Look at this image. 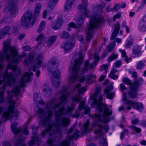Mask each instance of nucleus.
I'll use <instances>...</instances> for the list:
<instances>
[{
	"label": "nucleus",
	"mask_w": 146,
	"mask_h": 146,
	"mask_svg": "<svg viewBox=\"0 0 146 146\" xmlns=\"http://www.w3.org/2000/svg\"><path fill=\"white\" fill-rule=\"evenodd\" d=\"M131 128L133 133H139L141 131V129L140 128L136 127L135 126L131 127Z\"/></svg>",
	"instance_id": "nucleus-39"
},
{
	"label": "nucleus",
	"mask_w": 146,
	"mask_h": 146,
	"mask_svg": "<svg viewBox=\"0 0 146 146\" xmlns=\"http://www.w3.org/2000/svg\"><path fill=\"white\" fill-rule=\"evenodd\" d=\"M138 29L141 32L146 31V17H143L140 20L139 23Z\"/></svg>",
	"instance_id": "nucleus-14"
},
{
	"label": "nucleus",
	"mask_w": 146,
	"mask_h": 146,
	"mask_svg": "<svg viewBox=\"0 0 146 146\" xmlns=\"http://www.w3.org/2000/svg\"><path fill=\"white\" fill-rule=\"evenodd\" d=\"M121 7L120 5L119 4H117L115 5L113 7V9L116 11L118 10Z\"/></svg>",
	"instance_id": "nucleus-52"
},
{
	"label": "nucleus",
	"mask_w": 146,
	"mask_h": 146,
	"mask_svg": "<svg viewBox=\"0 0 146 146\" xmlns=\"http://www.w3.org/2000/svg\"><path fill=\"white\" fill-rule=\"evenodd\" d=\"M57 38L56 36H52L50 37L48 39L46 43L48 46H50L52 44L54 43Z\"/></svg>",
	"instance_id": "nucleus-30"
},
{
	"label": "nucleus",
	"mask_w": 146,
	"mask_h": 146,
	"mask_svg": "<svg viewBox=\"0 0 146 146\" xmlns=\"http://www.w3.org/2000/svg\"><path fill=\"white\" fill-rule=\"evenodd\" d=\"M23 49L26 51H28L30 49V47L28 46H26L22 47Z\"/></svg>",
	"instance_id": "nucleus-55"
},
{
	"label": "nucleus",
	"mask_w": 146,
	"mask_h": 146,
	"mask_svg": "<svg viewBox=\"0 0 146 146\" xmlns=\"http://www.w3.org/2000/svg\"><path fill=\"white\" fill-rule=\"evenodd\" d=\"M69 36V34L68 32L64 31L62 33L61 37L62 38H67Z\"/></svg>",
	"instance_id": "nucleus-50"
},
{
	"label": "nucleus",
	"mask_w": 146,
	"mask_h": 146,
	"mask_svg": "<svg viewBox=\"0 0 146 146\" xmlns=\"http://www.w3.org/2000/svg\"><path fill=\"white\" fill-rule=\"evenodd\" d=\"M41 8V4H36L34 9L33 18L31 17V14L28 13L26 17L25 16L23 17L21 20L22 25L26 27L33 25L35 22V19L38 17Z\"/></svg>",
	"instance_id": "nucleus-6"
},
{
	"label": "nucleus",
	"mask_w": 146,
	"mask_h": 146,
	"mask_svg": "<svg viewBox=\"0 0 146 146\" xmlns=\"http://www.w3.org/2000/svg\"><path fill=\"white\" fill-rule=\"evenodd\" d=\"M42 88L44 93L46 95L51 93V90L47 86L44 85L43 86Z\"/></svg>",
	"instance_id": "nucleus-31"
},
{
	"label": "nucleus",
	"mask_w": 146,
	"mask_h": 146,
	"mask_svg": "<svg viewBox=\"0 0 146 146\" xmlns=\"http://www.w3.org/2000/svg\"><path fill=\"white\" fill-rule=\"evenodd\" d=\"M132 123L133 124H137L139 122V120L137 119H133L131 121Z\"/></svg>",
	"instance_id": "nucleus-57"
},
{
	"label": "nucleus",
	"mask_w": 146,
	"mask_h": 146,
	"mask_svg": "<svg viewBox=\"0 0 146 146\" xmlns=\"http://www.w3.org/2000/svg\"><path fill=\"white\" fill-rule=\"evenodd\" d=\"M22 132L25 135H27L29 133L28 131H27L26 127L24 128L22 131Z\"/></svg>",
	"instance_id": "nucleus-59"
},
{
	"label": "nucleus",
	"mask_w": 146,
	"mask_h": 146,
	"mask_svg": "<svg viewBox=\"0 0 146 146\" xmlns=\"http://www.w3.org/2000/svg\"><path fill=\"white\" fill-rule=\"evenodd\" d=\"M119 24H117L116 26L115 27L114 30L113 32V33H112L110 38L111 40H113L114 38L117 36L119 30Z\"/></svg>",
	"instance_id": "nucleus-28"
},
{
	"label": "nucleus",
	"mask_w": 146,
	"mask_h": 146,
	"mask_svg": "<svg viewBox=\"0 0 146 146\" xmlns=\"http://www.w3.org/2000/svg\"><path fill=\"white\" fill-rule=\"evenodd\" d=\"M47 15V11L45 10L44 11L43 15H42V17L44 18H46V15Z\"/></svg>",
	"instance_id": "nucleus-63"
},
{
	"label": "nucleus",
	"mask_w": 146,
	"mask_h": 146,
	"mask_svg": "<svg viewBox=\"0 0 146 146\" xmlns=\"http://www.w3.org/2000/svg\"><path fill=\"white\" fill-rule=\"evenodd\" d=\"M81 99V97L79 95H76L72 98V100L74 101L78 102Z\"/></svg>",
	"instance_id": "nucleus-49"
},
{
	"label": "nucleus",
	"mask_w": 146,
	"mask_h": 146,
	"mask_svg": "<svg viewBox=\"0 0 146 146\" xmlns=\"http://www.w3.org/2000/svg\"><path fill=\"white\" fill-rule=\"evenodd\" d=\"M58 2V0H50L48 3L47 10L50 12L52 11Z\"/></svg>",
	"instance_id": "nucleus-23"
},
{
	"label": "nucleus",
	"mask_w": 146,
	"mask_h": 146,
	"mask_svg": "<svg viewBox=\"0 0 146 146\" xmlns=\"http://www.w3.org/2000/svg\"><path fill=\"white\" fill-rule=\"evenodd\" d=\"M96 118L97 119V123H93L92 124V128L95 127H97L98 128V130H96L95 131L94 133L95 134H98L99 135H101L102 134V127L101 126L100 123H102V121L101 120V117L100 114H98L95 115V116Z\"/></svg>",
	"instance_id": "nucleus-9"
},
{
	"label": "nucleus",
	"mask_w": 146,
	"mask_h": 146,
	"mask_svg": "<svg viewBox=\"0 0 146 146\" xmlns=\"http://www.w3.org/2000/svg\"><path fill=\"white\" fill-rule=\"evenodd\" d=\"M85 104V102L84 101H82L80 103L78 107V110H79L80 111L82 110Z\"/></svg>",
	"instance_id": "nucleus-48"
},
{
	"label": "nucleus",
	"mask_w": 146,
	"mask_h": 146,
	"mask_svg": "<svg viewBox=\"0 0 146 146\" xmlns=\"http://www.w3.org/2000/svg\"><path fill=\"white\" fill-rule=\"evenodd\" d=\"M61 72L59 70H56L52 77V82L53 85L56 87L59 86Z\"/></svg>",
	"instance_id": "nucleus-10"
},
{
	"label": "nucleus",
	"mask_w": 146,
	"mask_h": 146,
	"mask_svg": "<svg viewBox=\"0 0 146 146\" xmlns=\"http://www.w3.org/2000/svg\"><path fill=\"white\" fill-rule=\"evenodd\" d=\"M33 75L32 72L29 73L26 72L24 75L21 79V86H24L25 82H27L30 80V76Z\"/></svg>",
	"instance_id": "nucleus-12"
},
{
	"label": "nucleus",
	"mask_w": 146,
	"mask_h": 146,
	"mask_svg": "<svg viewBox=\"0 0 146 146\" xmlns=\"http://www.w3.org/2000/svg\"><path fill=\"white\" fill-rule=\"evenodd\" d=\"M9 27H6L4 29L3 32L0 33V39L2 38L3 35L7 33L9 31Z\"/></svg>",
	"instance_id": "nucleus-38"
},
{
	"label": "nucleus",
	"mask_w": 146,
	"mask_h": 146,
	"mask_svg": "<svg viewBox=\"0 0 146 146\" xmlns=\"http://www.w3.org/2000/svg\"><path fill=\"white\" fill-rule=\"evenodd\" d=\"M119 51L121 53L122 57L124 58V60L126 63H128L129 62V60H131V58H129V59L128 57L126 56V53L125 50L119 48Z\"/></svg>",
	"instance_id": "nucleus-26"
},
{
	"label": "nucleus",
	"mask_w": 146,
	"mask_h": 146,
	"mask_svg": "<svg viewBox=\"0 0 146 146\" xmlns=\"http://www.w3.org/2000/svg\"><path fill=\"white\" fill-rule=\"evenodd\" d=\"M62 125L64 126H68L69 125V119L68 118L66 117L63 118L61 120Z\"/></svg>",
	"instance_id": "nucleus-35"
},
{
	"label": "nucleus",
	"mask_w": 146,
	"mask_h": 146,
	"mask_svg": "<svg viewBox=\"0 0 146 146\" xmlns=\"http://www.w3.org/2000/svg\"><path fill=\"white\" fill-rule=\"evenodd\" d=\"M85 54L84 53L80 54L79 58L75 60L74 65L72 69L70 68V70H72L74 75L70 76L68 80L70 83H74L76 81H78L81 83H84L86 86L91 84L95 80L96 76L93 73L89 74L86 76H84L83 73H85L90 69L93 68L98 63L99 59V56L97 54L94 55V60L93 63H92L89 64L90 60L86 61L84 63V66L79 76L77 77V74L80 71V68L82 64L83 58L84 57Z\"/></svg>",
	"instance_id": "nucleus-1"
},
{
	"label": "nucleus",
	"mask_w": 146,
	"mask_h": 146,
	"mask_svg": "<svg viewBox=\"0 0 146 146\" xmlns=\"http://www.w3.org/2000/svg\"><path fill=\"white\" fill-rule=\"evenodd\" d=\"M115 45V42H113L109 44L106 47V50L108 52H111L113 49Z\"/></svg>",
	"instance_id": "nucleus-36"
},
{
	"label": "nucleus",
	"mask_w": 146,
	"mask_h": 146,
	"mask_svg": "<svg viewBox=\"0 0 146 146\" xmlns=\"http://www.w3.org/2000/svg\"><path fill=\"white\" fill-rule=\"evenodd\" d=\"M121 65V62L120 60H118L116 61L113 64V67H119Z\"/></svg>",
	"instance_id": "nucleus-46"
},
{
	"label": "nucleus",
	"mask_w": 146,
	"mask_h": 146,
	"mask_svg": "<svg viewBox=\"0 0 146 146\" xmlns=\"http://www.w3.org/2000/svg\"><path fill=\"white\" fill-rule=\"evenodd\" d=\"M108 66V64H104L101 66L100 70L101 71L104 70L105 73H107Z\"/></svg>",
	"instance_id": "nucleus-40"
},
{
	"label": "nucleus",
	"mask_w": 146,
	"mask_h": 146,
	"mask_svg": "<svg viewBox=\"0 0 146 146\" xmlns=\"http://www.w3.org/2000/svg\"><path fill=\"white\" fill-rule=\"evenodd\" d=\"M132 77L135 78H136L137 77V73L136 72H133L131 74Z\"/></svg>",
	"instance_id": "nucleus-58"
},
{
	"label": "nucleus",
	"mask_w": 146,
	"mask_h": 146,
	"mask_svg": "<svg viewBox=\"0 0 146 146\" xmlns=\"http://www.w3.org/2000/svg\"><path fill=\"white\" fill-rule=\"evenodd\" d=\"M112 87L111 88L108 87L105 89L104 92V95H106L107 98L110 99L113 98L115 95V93L113 92H110L111 90L113 89Z\"/></svg>",
	"instance_id": "nucleus-15"
},
{
	"label": "nucleus",
	"mask_w": 146,
	"mask_h": 146,
	"mask_svg": "<svg viewBox=\"0 0 146 146\" xmlns=\"http://www.w3.org/2000/svg\"><path fill=\"white\" fill-rule=\"evenodd\" d=\"M77 38L79 40L82 42L83 40V36L82 35H78V36Z\"/></svg>",
	"instance_id": "nucleus-60"
},
{
	"label": "nucleus",
	"mask_w": 146,
	"mask_h": 146,
	"mask_svg": "<svg viewBox=\"0 0 146 146\" xmlns=\"http://www.w3.org/2000/svg\"><path fill=\"white\" fill-rule=\"evenodd\" d=\"M122 100L124 102V103L125 104V106H124V107L122 106H120L118 109V110L119 111H121L123 110H128L127 109L128 106L127 105V104L126 103V101H130V100H127V99L126 94L124 93H123V95L122 96Z\"/></svg>",
	"instance_id": "nucleus-22"
},
{
	"label": "nucleus",
	"mask_w": 146,
	"mask_h": 146,
	"mask_svg": "<svg viewBox=\"0 0 146 146\" xmlns=\"http://www.w3.org/2000/svg\"><path fill=\"white\" fill-rule=\"evenodd\" d=\"M126 103L128 106L127 109L130 110L131 107L139 111H141L144 108L143 104L141 102H134L131 101H126Z\"/></svg>",
	"instance_id": "nucleus-11"
},
{
	"label": "nucleus",
	"mask_w": 146,
	"mask_h": 146,
	"mask_svg": "<svg viewBox=\"0 0 146 146\" xmlns=\"http://www.w3.org/2000/svg\"><path fill=\"white\" fill-rule=\"evenodd\" d=\"M121 16V14L119 12H118L117 13V14L115 15L113 18V21H115L116 19H118Z\"/></svg>",
	"instance_id": "nucleus-53"
},
{
	"label": "nucleus",
	"mask_w": 146,
	"mask_h": 146,
	"mask_svg": "<svg viewBox=\"0 0 146 146\" xmlns=\"http://www.w3.org/2000/svg\"><path fill=\"white\" fill-rule=\"evenodd\" d=\"M104 21L98 15H94L90 19L88 25L87 27L86 39L89 41L92 38L93 31L94 29L103 23Z\"/></svg>",
	"instance_id": "nucleus-7"
},
{
	"label": "nucleus",
	"mask_w": 146,
	"mask_h": 146,
	"mask_svg": "<svg viewBox=\"0 0 146 146\" xmlns=\"http://www.w3.org/2000/svg\"><path fill=\"white\" fill-rule=\"evenodd\" d=\"M87 0H83L82 5L78 6V8L80 10H82L84 12V17H88V14H89L86 9L87 5Z\"/></svg>",
	"instance_id": "nucleus-13"
},
{
	"label": "nucleus",
	"mask_w": 146,
	"mask_h": 146,
	"mask_svg": "<svg viewBox=\"0 0 146 146\" xmlns=\"http://www.w3.org/2000/svg\"><path fill=\"white\" fill-rule=\"evenodd\" d=\"M89 123V121L88 120H87L86 122L85 123L83 128V131L84 132V133H86L88 131V126Z\"/></svg>",
	"instance_id": "nucleus-42"
},
{
	"label": "nucleus",
	"mask_w": 146,
	"mask_h": 146,
	"mask_svg": "<svg viewBox=\"0 0 146 146\" xmlns=\"http://www.w3.org/2000/svg\"><path fill=\"white\" fill-rule=\"evenodd\" d=\"M58 64L57 63V60L55 59H52L50 60L48 62L47 65V69L49 71H50L49 68H55L58 66Z\"/></svg>",
	"instance_id": "nucleus-24"
},
{
	"label": "nucleus",
	"mask_w": 146,
	"mask_h": 146,
	"mask_svg": "<svg viewBox=\"0 0 146 146\" xmlns=\"http://www.w3.org/2000/svg\"><path fill=\"white\" fill-rule=\"evenodd\" d=\"M101 146H108V145L106 140L104 138H102L100 141Z\"/></svg>",
	"instance_id": "nucleus-44"
},
{
	"label": "nucleus",
	"mask_w": 146,
	"mask_h": 146,
	"mask_svg": "<svg viewBox=\"0 0 146 146\" xmlns=\"http://www.w3.org/2000/svg\"><path fill=\"white\" fill-rule=\"evenodd\" d=\"M102 97L100 95L98 100H95L91 105L92 107L96 108L97 110L103 114L102 122L107 123L109 121L108 116L111 114V111L110 110L106 105L102 103Z\"/></svg>",
	"instance_id": "nucleus-5"
},
{
	"label": "nucleus",
	"mask_w": 146,
	"mask_h": 146,
	"mask_svg": "<svg viewBox=\"0 0 146 146\" xmlns=\"http://www.w3.org/2000/svg\"><path fill=\"white\" fill-rule=\"evenodd\" d=\"M20 93V87H15L11 92H7V100L9 106L7 111H4L5 108L0 107V115L1 113L3 112L2 117V120L5 121L7 120L10 117V121L15 120L17 119V117L19 113L17 110L14 111L13 108L15 104V102L13 100L12 98L14 96L18 95Z\"/></svg>",
	"instance_id": "nucleus-2"
},
{
	"label": "nucleus",
	"mask_w": 146,
	"mask_h": 146,
	"mask_svg": "<svg viewBox=\"0 0 146 146\" xmlns=\"http://www.w3.org/2000/svg\"><path fill=\"white\" fill-rule=\"evenodd\" d=\"M74 42H67L64 43L62 45L65 53H67L72 48L73 46L74 45Z\"/></svg>",
	"instance_id": "nucleus-17"
},
{
	"label": "nucleus",
	"mask_w": 146,
	"mask_h": 146,
	"mask_svg": "<svg viewBox=\"0 0 146 146\" xmlns=\"http://www.w3.org/2000/svg\"><path fill=\"white\" fill-rule=\"evenodd\" d=\"M33 58V56L32 54L30 55L29 58L27 59H25L24 62V64L27 66L32 61Z\"/></svg>",
	"instance_id": "nucleus-33"
},
{
	"label": "nucleus",
	"mask_w": 146,
	"mask_h": 146,
	"mask_svg": "<svg viewBox=\"0 0 146 146\" xmlns=\"http://www.w3.org/2000/svg\"><path fill=\"white\" fill-rule=\"evenodd\" d=\"M141 47L140 46L136 45L134 46L133 49V52L135 57L138 56L141 54Z\"/></svg>",
	"instance_id": "nucleus-18"
},
{
	"label": "nucleus",
	"mask_w": 146,
	"mask_h": 146,
	"mask_svg": "<svg viewBox=\"0 0 146 146\" xmlns=\"http://www.w3.org/2000/svg\"><path fill=\"white\" fill-rule=\"evenodd\" d=\"M81 85L80 84H77L75 87L74 90L77 91L79 94H83L86 91V88L85 87H80Z\"/></svg>",
	"instance_id": "nucleus-20"
},
{
	"label": "nucleus",
	"mask_w": 146,
	"mask_h": 146,
	"mask_svg": "<svg viewBox=\"0 0 146 146\" xmlns=\"http://www.w3.org/2000/svg\"><path fill=\"white\" fill-rule=\"evenodd\" d=\"M145 66V64L141 61H139L137 64V68L138 70L142 69Z\"/></svg>",
	"instance_id": "nucleus-41"
},
{
	"label": "nucleus",
	"mask_w": 146,
	"mask_h": 146,
	"mask_svg": "<svg viewBox=\"0 0 146 146\" xmlns=\"http://www.w3.org/2000/svg\"><path fill=\"white\" fill-rule=\"evenodd\" d=\"M84 110L85 111V113L86 114L89 112L90 109L89 108L86 107L84 108Z\"/></svg>",
	"instance_id": "nucleus-61"
},
{
	"label": "nucleus",
	"mask_w": 146,
	"mask_h": 146,
	"mask_svg": "<svg viewBox=\"0 0 146 146\" xmlns=\"http://www.w3.org/2000/svg\"><path fill=\"white\" fill-rule=\"evenodd\" d=\"M43 35L42 34H40L36 38V40L37 41L39 40H41L43 39Z\"/></svg>",
	"instance_id": "nucleus-54"
},
{
	"label": "nucleus",
	"mask_w": 146,
	"mask_h": 146,
	"mask_svg": "<svg viewBox=\"0 0 146 146\" xmlns=\"http://www.w3.org/2000/svg\"><path fill=\"white\" fill-rule=\"evenodd\" d=\"M16 146H25L23 143V141L20 140H18V141L16 144Z\"/></svg>",
	"instance_id": "nucleus-51"
},
{
	"label": "nucleus",
	"mask_w": 146,
	"mask_h": 146,
	"mask_svg": "<svg viewBox=\"0 0 146 146\" xmlns=\"http://www.w3.org/2000/svg\"><path fill=\"white\" fill-rule=\"evenodd\" d=\"M118 55L115 53L112 54L108 58L109 62L117 58Z\"/></svg>",
	"instance_id": "nucleus-37"
},
{
	"label": "nucleus",
	"mask_w": 146,
	"mask_h": 146,
	"mask_svg": "<svg viewBox=\"0 0 146 146\" xmlns=\"http://www.w3.org/2000/svg\"><path fill=\"white\" fill-rule=\"evenodd\" d=\"M17 123L16 122H15L12 123L11 125V128L12 132L15 135L20 134L21 133L19 129H17L16 127L17 125Z\"/></svg>",
	"instance_id": "nucleus-25"
},
{
	"label": "nucleus",
	"mask_w": 146,
	"mask_h": 146,
	"mask_svg": "<svg viewBox=\"0 0 146 146\" xmlns=\"http://www.w3.org/2000/svg\"><path fill=\"white\" fill-rule=\"evenodd\" d=\"M140 143L141 145H146V141L144 140H142L140 142Z\"/></svg>",
	"instance_id": "nucleus-64"
},
{
	"label": "nucleus",
	"mask_w": 146,
	"mask_h": 146,
	"mask_svg": "<svg viewBox=\"0 0 146 146\" xmlns=\"http://www.w3.org/2000/svg\"><path fill=\"white\" fill-rule=\"evenodd\" d=\"M43 58L44 56L42 54H41L38 56L35 60V63L37 65L38 67L39 65L41 64Z\"/></svg>",
	"instance_id": "nucleus-29"
},
{
	"label": "nucleus",
	"mask_w": 146,
	"mask_h": 146,
	"mask_svg": "<svg viewBox=\"0 0 146 146\" xmlns=\"http://www.w3.org/2000/svg\"><path fill=\"white\" fill-rule=\"evenodd\" d=\"M79 131L78 130H76L74 132L73 136L71 138H73L76 139L78 138L79 137L78 134L79 133Z\"/></svg>",
	"instance_id": "nucleus-47"
},
{
	"label": "nucleus",
	"mask_w": 146,
	"mask_h": 146,
	"mask_svg": "<svg viewBox=\"0 0 146 146\" xmlns=\"http://www.w3.org/2000/svg\"><path fill=\"white\" fill-rule=\"evenodd\" d=\"M76 27V25L73 22H71L68 24V27H67L68 30L70 31L71 29L72 28H75Z\"/></svg>",
	"instance_id": "nucleus-43"
},
{
	"label": "nucleus",
	"mask_w": 146,
	"mask_h": 146,
	"mask_svg": "<svg viewBox=\"0 0 146 146\" xmlns=\"http://www.w3.org/2000/svg\"><path fill=\"white\" fill-rule=\"evenodd\" d=\"M38 114H40L42 116H44L46 118L44 121H42L41 124L42 125L46 126L47 127L45 131H43L42 133V135L44 136L46 133H48L50 135L57 133L59 134L60 127L59 126H52L50 123L49 119L52 115L51 112L50 111L48 110L46 113L43 111L42 109H39L38 110Z\"/></svg>",
	"instance_id": "nucleus-3"
},
{
	"label": "nucleus",
	"mask_w": 146,
	"mask_h": 146,
	"mask_svg": "<svg viewBox=\"0 0 146 146\" xmlns=\"http://www.w3.org/2000/svg\"><path fill=\"white\" fill-rule=\"evenodd\" d=\"M40 143H41L40 140L39 139L38 136L36 135L33 137L32 140L29 141V145L31 146L34 144L38 145Z\"/></svg>",
	"instance_id": "nucleus-19"
},
{
	"label": "nucleus",
	"mask_w": 146,
	"mask_h": 146,
	"mask_svg": "<svg viewBox=\"0 0 146 146\" xmlns=\"http://www.w3.org/2000/svg\"><path fill=\"white\" fill-rule=\"evenodd\" d=\"M68 96L69 93L68 91L66 90H64L61 92L60 99V102L59 104H56L54 100L50 102L52 106L54 105V109H56V110H58V111L55 113L56 116L70 112L74 110V106H72L71 107H69L66 110L64 108L63 106L64 102L66 100V98Z\"/></svg>",
	"instance_id": "nucleus-4"
},
{
	"label": "nucleus",
	"mask_w": 146,
	"mask_h": 146,
	"mask_svg": "<svg viewBox=\"0 0 146 146\" xmlns=\"http://www.w3.org/2000/svg\"><path fill=\"white\" fill-rule=\"evenodd\" d=\"M133 44V38L132 36H129L126 40L124 46L126 48H130Z\"/></svg>",
	"instance_id": "nucleus-21"
},
{
	"label": "nucleus",
	"mask_w": 146,
	"mask_h": 146,
	"mask_svg": "<svg viewBox=\"0 0 146 146\" xmlns=\"http://www.w3.org/2000/svg\"><path fill=\"white\" fill-rule=\"evenodd\" d=\"M70 145V142L68 139L63 141L61 143V146H68Z\"/></svg>",
	"instance_id": "nucleus-45"
},
{
	"label": "nucleus",
	"mask_w": 146,
	"mask_h": 146,
	"mask_svg": "<svg viewBox=\"0 0 146 146\" xmlns=\"http://www.w3.org/2000/svg\"><path fill=\"white\" fill-rule=\"evenodd\" d=\"M84 20L83 18L80 17L77 21L79 25H81L83 23Z\"/></svg>",
	"instance_id": "nucleus-56"
},
{
	"label": "nucleus",
	"mask_w": 146,
	"mask_h": 146,
	"mask_svg": "<svg viewBox=\"0 0 146 146\" xmlns=\"http://www.w3.org/2000/svg\"><path fill=\"white\" fill-rule=\"evenodd\" d=\"M106 78L105 75H101L100 76V78L99 79L100 81L101 82L103 80Z\"/></svg>",
	"instance_id": "nucleus-62"
},
{
	"label": "nucleus",
	"mask_w": 146,
	"mask_h": 146,
	"mask_svg": "<svg viewBox=\"0 0 146 146\" xmlns=\"http://www.w3.org/2000/svg\"><path fill=\"white\" fill-rule=\"evenodd\" d=\"M123 82L125 84L129 85V92H128L129 95L130 97L132 98H134L137 96V90L139 87V84L135 82L132 83L131 81L129 78H124L122 79Z\"/></svg>",
	"instance_id": "nucleus-8"
},
{
	"label": "nucleus",
	"mask_w": 146,
	"mask_h": 146,
	"mask_svg": "<svg viewBox=\"0 0 146 146\" xmlns=\"http://www.w3.org/2000/svg\"><path fill=\"white\" fill-rule=\"evenodd\" d=\"M63 21L61 18L57 19L53 23L52 26L53 29L56 30L58 29L63 24Z\"/></svg>",
	"instance_id": "nucleus-16"
},
{
	"label": "nucleus",
	"mask_w": 146,
	"mask_h": 146,
	"mask_svg": "<svg viewBox=\"0 0 146 146\" xmlns=\"http://www.w3.org/2000/svg\"><path fill=\"white\" fill-rule=\"evenodd\" d=\"M46 25V22L44 21H42L40 23L39 27L38 29V33L41 32L44 29Z\"/></svg>",
	"instance_id": "nucleus-34"
},
{
	"label": "nucleus",
	"mask_w": 146,
	"mask_h": 146,
	"mask_svg": "<svg viewBox=\"0 0 146 146\" xmlns=\"http://www.w3.org/2000/svg\"><path fill=\"white\" fill-rule=\"evenodd\" d=\"M73 2L74 0H68L66 6L64 7V10L66 11H70L72 7V5Z\"/></svg>",
	"instance_id": "nucleus-27"
},
{
	"label": "nucleus",
	"mask_w": 146,
	"mask_h": 146,
	"mask_svg": "<svg viewBox=\"0 0 146 146\" xmlns=\"http://www.w3.org/2000/svg\"><path fill=\"white\" fill-rule=\"evenodd\" d=\"M116 72L117 70H116L114 69H112L109 74V77L115 80L117 79L118 78V76L114 75L115 73Z\"/></svg>",
	"instance_id": "nucleus-32"
}]
</instances>
